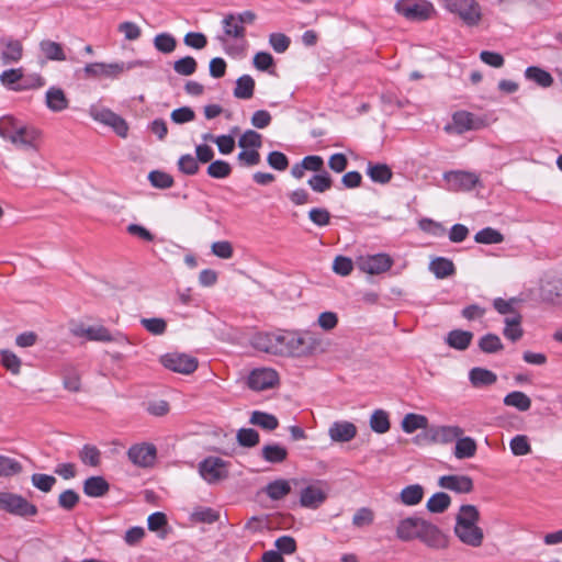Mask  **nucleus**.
<instances>
[{"label": "nucleus", "mask_w": 562, "mask_h": 562, "mask_svg": "<svg viewBox=\"0 0 562 562\" xmlns=\"http://www.w3.org/2000/svg\"><path fill=\"white\" fill-rule=\"evenodd\" d=\"M423 496L424 487L419 484H412L401 491L398 498L406 506H415L422 502Z\"/></svg>", "instance_id": "32"}, {"label": "nucleus", "mask_w": 562, "mask_h": 562, "mask_svg": "<svg viewBox=\"0 0 562 562\" xmlns=\"http://www.w3.org/2000/svg\"><path fill=\"white\" fill-rule=\"evenodd\" d=\"M429 270L438 279H445L449 276H452L456 271L453 262L443 257L434 259L429 265Z\"/></svg>", "instance_id": "34"}, {"label": "nucleus", "mask_w": 562, "mask_h": 562, "mask_svg": "<svg viewBox=\"0 0 562 562\" xmlns=\"http://www.w3.org/2000/svg\"><path fill=\"white\" fill-rule=\"evenodd\" d=\"M451 504V498L443 492L435 493L426 504L427 509L430 513H443Z\"/></svg>", "instance_id": "42"}, {"label": "nucleus", "mask_w": 562, "mask_h": 562, "mask_svg": "<svg viewBox=\"0 0 562 562\" xmlns=\"http://www.w3.org/2000/svg\"><path fill=\"white\" fill-rule=\"evenodd\" d=\"M0 137L19 150L38 151L43 132L14 115L7 114L0 117Z\"/></svg>", "instance_id": "1"}, {"label": "nucleus", "mask_w": 562, "mask_h": 562, "mask_svg": "<svg viewBox=\"0 0 562 562\" xmlns=\"http://www.w3.org/2000/svg\"><path fill=\"white\" fill-rule=\"evenodd\" d=\"M480 512L471 504L461 505L456 515L453 528L456 537L465 546L479 548L484 540L483 529L479 526Z\"/></svg>", "instance_id": "2"}, {"label": "nucleus", "mask_w": 562, "mask_h": 562, "mask_svg": "<svg viewBox=\"0 0 562 562\" xmlns=\"http://www.w3.org/2000/svg\"><path fill=\"white\" fill-rule=\"evenodd\" d=\"M22 465L15 459L0 456V476H11L20 473Z\"/></svg>", "instance_id": "59"}, {"label": "nucleus", "mask_w": 562, "mask_h": 562, "mask_svg": "<svg viewBox=\"0 0 562 562\" xmlns=\"http://www.w3.org/2000/svg\"><path fill=\"white\" fill-rule=\"evenodd\" d=\"M279 382V374L271 368L254 369L247 380L248 386L254 391H265L274 387Z\"/></svg>", "instance_id": "12"}, {"label": "nucleus", "mask_w": 562, "mask_h": 562, "mask_svg": "<svg viewBox=\"0 0 562 562\" xmlns=\"http://www.w3.org/2000/svg\"><path fill=\"white\" fill-rule=\"evenodd\" d=\"M90 115L94 121L104 125L111 126L114 132L121 136L126 137L128 126L123 117L112 112L109 109L92 105L89 110Z\"/></svg>", "instance_id": "10"}, {"label": "nucleus", "mask_w": 562, "mask_h": 562, "mask_svg": "<svg viewBox=\"0 0 562 562\" xmlns=\"http://www.w3.org/2000/svg\"><path fill=\"white\" fill-rule=\"evenodd\" d=\"M509 448L514 456H526L531 451V446L525 435L515 436L509 442Z\"/></svg>", "instance_id": "60"}, {"label": "nucleus", "mask_w": 562, "mask_h": 562, "mask_svg": "<svg viewBox=\"0 0 562 562\" xmlns=\"http://www.w3.org/2000/svg\"><path fill=\"white\" fill-rule=\"evenodd\" d=\"M198 63L191 56L182 57L173 63V70L180 76H191L196 71Z\"/></svg>", "instance_id": "53"}, {"label": "nucleus", "mask_w": 562, "mask_h": 562, "mask_svg": "<svg viewBox=\"0 0 562 562\" xmlns=\"http://www.w3.org/2000/svg\"><path fill=\"white\" fill-rule=\"evenodd\" d=\"M249 423L268 431L274 430L279 425L278 418L274 415L260 411L251 413Z\"/></svg>", "instance_id": "35"}, {"label": "nucleus", "mask_w": 562, "mask_h": 562, "mask_svg": "<svg viewBox=\"0 0 562 562\" xmlns=\"http://www.w3.org/2000/svg\"><path fill=\"white\" fill-rule=\"evenodd\" d=\"M1 363L12 374H19L21 371V359L10 350H1Z\"/></svg>", "instance_id": "55"}, {"label": "nucleus", "mask_w": 562, "mask_h": 562, "mask_svg": "<svg viewBox=\"0 0 562 562\" xmlns=\"http://www.w3.org/2000/svg\"><path fill=\"white\" fill-rule=\"evenodd\" d=\"M525 77L527 80L532 81L542 88H548L553 83V77L551 74L537 66L528 67L525 70Z\"/></svg>", "instance_id": "33"}, {"label": "nucleus", "mask_w": 562, "mask_h": 562, "mask_svg": "<svg viewBox=\"0 0 562 562\" xmlns=\"http://www.w3.org/2000/svg\"><path fill=\"white\" fill-rule=\"evenodd\" d=\"M356 435L357 427L347 420L335 422L328 428V436L334 442H349Z\"/></svg>", "instance_id": "17"}, {"label": "nucleus", "mask_w": 562, "mask_h": 562, "mask_svg": "<svg viewBox=\"0 0 562 562\" xmlns=\"http://www.w3.org/2000/svg\"><path fill=\"white\" fill-rule=\"evenodd\" d=\"M223 35L218 36V41L222 44H226L229 38L243 40L245 37V26H243L237 16L231 13L227 14L223 21Z\"/></svg>", "instance_id": "18"}, {"label": "nucleus", "mask_w": 562, "mask_h": 562, "mask_svg": "<svg viewBox=\"0 0 562 562\" xmlns=\"http://www.w3.org/2000/svg\"><path fill=\"white\" fill-rule=\"evenodd\" d=\"M199 473L209 484H215L228 476L229 463L218 457H207L199 463Z\"/></svg>", "instance_id": "6"}, {"label": "nucleus", "mask_w": 562, "mask_h": 562, "mask_svg": "<svg viewBox=\"0 0 562 562\" xmlns=\"http://www.w3.org/2000/svg\"><path fill=\"white\" fill-rule=\"evenodd\" d=\"M79 458L83 464L98 467L101 461V452L95 446L85 445L79 451Z\"/></svg>", "instance_id": "50"}, {"label": "nucleus", "mask_w": 562, "mask_h": 562, "mask_svg": "<svg viewBox=\"0 0 562 562\" xmlns=\"http://www.w3.org/2000/svg\"><path fill=\"white\" fill-rule=\"evenodd\" d=\"M290 340V333L278 331L273 333L272 341H273V355L276 356H290V346L288 345Z\"/></svg>", "instance_id": "54"}, {"label": "nucleus", "mask_w": 562, "mask_h": 562, "mask_svg": "<svg viewBox=\"0 0 562 562\" xmlns=\"http://www.w3.org/2000/svg\"><path fill=\"white\" fill-rule=\"evenodd\" d=\"M164 366L175 372L182 374H190L198 368V361L195 358L187 355H167L162 358Z\"/></svg>", "instance_id": "14"}, {"label": "nucleus", "mask_w": 562, "mask_h": 562, "mask_svg": "<svg viewBox=\"0 0 562 562\" xmlns=\"http://www.w3.org/2000/svg\"><path fill=\"white\" fill-rule=\"evenodd\" d=\"M42 55L52 61H65L68 59L66 52L60 43L52 40H43L38 44Z\"/></svg>", "instance_id": "22"}, {"label": "nucleus", "mask_w": 562, "mask_h": 562, "mask_svg": "<svg viewBox=\"0 0 562 562\" xmlns=\"http://www.w3.org/2000/svg\"><path fill=\"white\" fill-rule=\"evenodd\" d=\"M442 5L467 26H476L482 21V8L476 0H442Z\"/></svg>", "instance_id": "4"}, {"label": "nucleus", "mask_w": 562, "mask_h": 562, "mask_svg": "<svg viewBox=\"0 0 562 562\" xmlns=\"http://www.w3.org/2000/svg\"><path fill=\"white\" fill-rule=\"evenodd\" d=\"M269 44L276 53L282 54L288 50L291 40L283 33H272L269 36Z\"/></svg>", "instance_id": "64"}, {"label": "nucleus", "mask_w": 562, "mask_h": 562, "mask_svg": "<svg viewBox=\"0 0 562 562\" xmlns=\"http://www.w3.org/2000/svg\"><path fill=\"white\" fill-rule=\"evenodd\" d=\"M423 521L424 519L418 517L402 519L396 527V537L402 541L417 539Z\"/></svg>", "instance_id": "19"}, {"label": "nucleus", "mask_w": 562, "mask_h": 562, "mask_svg": "<svg viewBox=\"0 0 562 562\" xmlns=\"http://www.w3.org/2000/svg\"><path fill=\"white\" fill-rule=\"evenodd\" d=\"M0 509L21 517L35 516L37 514L36 506L29 503L21 495L1 491Z\"/></svg>", "instance_id": "7"}, {"label": "nucleus", "mask_w": 562, "mask_h": 562, "mask_svg": "<svg viewBox=\"0 0 562 562\" xmlns=\"http://www.w3.org/2000/svg\"><path fill=\"white\" fill-rule=\"evenodd\" d=\"M506 406L515 407L519 412H526L531 407V400L528 395L520 391L508 393L504 400Z\"/></svg>", "instance_id": "37"}, {"label": "nucleus", "mask_w": 562, "mask_h": 562, "mask_svg": "<svg viewBox=\"0 0 562 562\" xmlns=\"http://www.w3.org/2000/svg\"><path fill=\"white\" fill-rule=\"evenodd\" d=\"M109 483L102 476L88 477L83 483V492L90 497H101L109 491Z\"/></svg>", "instance_id": "29"}, {"label": "nucleus", "mask_w": 562, "mask_h": 562, "mask_svg": "<svg viewBox=\"0 0 562 562\" xmlns=\"http://www.w3.org/2000/svg\"><path fill=\"white\" fill-rule=\"evenodd\" d=\"M479 348L485 353H495L503 350L501 338L495 334H486L479 340Z\"/></svg>", "instance_id": "47"}, {"label": "nucleus", "mask_w": 562, "mask_h": 562, "mask_svg": "<svg viewBox=\"0 0 562 562\" xmlns=\"http://www.w3.org/2000/svg\"><path fill=\"white\" fill-rule=\"evenodd\" d=\"M441 488L449 490L459 494H468L473 491V480L468 475H443L438 480Z\"/></svg>", "instance_id": "15"}, {"label": "nucleus", "mask_w": 562, "mask_h": 562, "mask_svg": "<svg viewBox=\"0 0 562 562\" xmlns=\"http://www.w3.org/2000/svg\"><path fill=\"white\" fill-rule=\"evenodd\" d=\"M261 145L262 137L254 130L245 131L238 139V146L243 149H258Z\"/></svg>", "instance_id": "48"}, {"label": "nucleus", "mask_w": 562, "mask_h": 562, "mask_svg": "<svg viewBox=\"0 0 562 562\" xmlns=\"http://www.w3.org/2000/svg\"><path fill=\"white\" fill-rule=\"evenodd\" d=\"M417 539L431 548H439L443 540L439 528L427 520L423 521Z\"/></svg>", "instance_id": "21"}, {"label": "nucleus", "mask_w": 562, "mask_h": 562, "mask_svg": "<svg viewBox=\"0 0 562 562\" xmlns=\"http://www.w3.org/2000/svg\"><path fill=\"white\" fill-rule=\"evenodd\" d=\"M290 357H308L315 353L325 352L327 344L316 333L313 331H292L290 333Z\"/></svg>", "instance_id": "3"}, {"label": "nucleus", "mask_w": 562, "mask_h": 562, "mask_svg": "<svg viewBox=\"0 0 562 562\" xmlns=\"http://www.w3.org/2000/svg\"><path fill=\"white\" fill-rule=\"evenodd\" d=\"M463 432V429L459 426H439L432 429V440L438 443H449L457 441Z\"/></svg>", "instance_id": "23"}, {"label": "nucleus", "mask_w": 562, "mask_h": 562, "mask_svg": "<svg viewBox=\"0 0 562 562\" xmlns=\"http://www.w3.org/2000/svg\"><path fill=\"white\" fill-rule=\"evenodd\" d=\"M393 259L386 254L364 255L357 259L358 268L368 274H380L387 271Z\"/></svg>", "instance_id": "11"}, {"label": "nucleus", "mask_w": 562, "mask_h": 562, "mask_svg": "<svg viewBox=\"0 0 562 562\" xmlns=\"http://www.w3.org/2000/svg\"><path fill=\"white\" fill-rule=\"evenodd\" d=\"M178 168L184 175H195L199 171V164L196 158L192 155H182L178 160Z\"/></svg>", "instance_id": "63"}, {"label": "nucleus", "mask_w": 562, "mask_h": 562, "mask_svg": "<svg viewBox=\"0 0 562 562\" xmlns=\"http://www.w3.org/2000/svg\"><path fill=\"white\" fill-rule=\"evenodd\" d=\"M77 336H86L90 340L111 341L114 338L110 331L103 326H79L74 330Z\"/></svg>", "instance_id": "27"}, {"label": "nucleus", "mask_w": 562, "mask_h": 562, "mask_svg": "<svg viewBox=\"0 0 562 562\" xmlns=\"http://www.w3.org/2000/svg\"><path fill=\"white\" fill-rule=\"evenodd\" d=\"M428 426V419L424 415L418 414H407L402 420V429L407 432L412 434L417 429H425Z\"/></svg>", "instance_id": "40"}, {"label": "nucleus", "mask_w": 562, "mask_h": 562, "mask_svg": "<svg viewBox=\"0 0 562 562\" xmlns=\"http://www.w3.org/2000/svg\"><path fill=\"white\" fill-rule=\"evenodd\" d=\"M255 81L249 75H244L236 80L234 95L237 99H250L254 95Z\"/></svg>", "instance_id": "39"}, {"label": "nucleus", "mask_w": 562, "mask_h": 562, "mask_svg": "<svg viewBox=\"0 0 562 562\" xmlns=\"http://www.w3.org/2000/svg\"><path fill=\"white\" fill-rule=\"evenodd\" d=\"M291 491V486L285 480H276L266 487L267 495L274 501L283 498Z\"/></svg>", "instance_id": "46"}, {"label": "nucleus", "mask_w": 562, "mask_h": 562, "mask_svg": "<svg viewBox=\"0 0 562 562\" xmlns=\"http://www.w3.org/2000/svg\"><path fill=\"white\" fill-rule=\"evenodd\" d=\"M154 46L160 53L170 54L176 49L177 41L169 33H160L155 36Z\"/></svg>", "instance_id": "49"}, {"label": "nucleus", "mask_w": 562, "mask_h": 562, "mask_svg": "<svg viewBox=\"0 0 562 562\" xmlns=\"http://www.w3.org/2000/svg\"><path fill=\"white\" fill-rule=\"evenodd\" d=\"M394 9L406 20L414 22L429 20L436 13L434 4L428 0H397Z\"/></svg>", "instance_id": "5"}, {"label": "nucleus", "mask_w": 562, "mask_h": 562, "mask_svg": "<svg viewBox=\"0 0 562 562\" xmlns=\"http://www.w3.org/2000/svg\"><path fill=\"white\" fill-rule=\"evenodd\" d=\"M473 339V334L468 330L454 329L448 333L446 342L453 349L465 350Z\"/></svg>", "instance_id": "28"}, {"label": "nucleus", "mask_w": 562, "mask_h": 562, "mask_svg": "<svg viewBox=\"0 0 562 562\" xmlns=\"http://www.w3.org/2000/svg\"><path fill=\"white\" fill-rule=\"evenodd\" d=\"M156 453V447L151 443L134 445L127 451L131 462L140 468L151 467L155 462Z\"/></svg>", "instance_id": "13"}, {"label": "nucleus", "mask_w": 562, "mask_h": 562, "mask_svg": "<svg viewBox=\"0 0 562 562\" xmlns=\"http://www.w3.org/2000/svg\"><path fill=\"white\" fill-rule=\"evenodd\" d=\"M476 442L471 437H459L456 441L453 454L457 459H470L473 458L476 453Z\"/></svg>", "instance_id": "26"}, {"label": "nucleus", "mask_w": 562, "mask_h": 562, "mask_svg": "<svg viewBox=\"0 0 562 562\" xmlns=\"http://www.w3.org/2000/svg\"><path fill=\"white\" fill-rule=\"evenodd\" d=\"M273 333H257L251 337L250 344L251 346L262 352L273 355V341H272Z\"/></svg>", "instance_id": "41"}, {"label": "nucleus", "mask_w": 562, "mask_h": 562, "mask_svg": "<svg viewBox=\"0 0 562 562\" xmlns=\"http://www.w3.org/2000/svg\"><path fill=\"white\" fill-rule=\"evenodd\" d=\"M22 78H23V70L21 68L8 69V70H4L0 75L1 83L4 87H7L11 90H14V91H22L27 88L25 86L16 85Z\"/></svg>", "instance_id": "38"}, {"label": "nucleus", "mask_w": 562, "mask_h": 562, "mask_svg": "<svg viewBox=\"0 0 562 562\" xmlns=\"http://www.w3.org/2000/svg\"><path fill=\"white\" fill-rule=\"evenodd\" d=\"M206 172L211 178L225 179L232 173V167L227 161L218 159L211 161Z\"/></svg>", "instance_id": "51"}, {"label": "nucleus", "mask_w": 562, "mask_h": 562, "mask_svg": "<svg viewBox=\"0 0 562 562\" xmlns=\"http://www.w3.org/2000/svg\"><path fill=\"white\" fill-rule=\"evenodd\" d=\"M456 133L462 134L474 128L473 115L465 111L456 112L452 116Z\"/></svg>", "instance_id": "43"}, {"label": "nucleus", "mask_w": 562, "mask_h": 562, "mask_svg": "<svg viewBox=\"0 0 562 562\" xmlns=\"http://www.w3.org/2000/svg\"><path fill=\"white\" fill-rule=\"evenodd\" d=\"M374 521V513L369 507L359 508L353 517L352 525L357 528H363L372 525Z\"/></svg>", "instance_id": "58"}, {"label": "nucleus", "mask_w": 562, "mask_h": 562, "mask_svg": "<svg viewBox=\"0 0 562 562\" xmlns=\"http://www.w3.org/2000/svg\"><path fill=\"white\" fill-rule=\"evenodd\" d=\"M327 498L326 491L318 484L308 485L301 491L300 503L303 507L316 509Z\"/></svg>", "instance_id": "16"}, {"label": "nucleus", "mask_w": 562, "mask_h": 562, "mask_svg": "<svg viewBox=\"0 0 562 562\" xmlns=\"http://www.w3.org/2000/svg\"><path fill=\"white\" fill-rule=\"evenodd\" d=\"M539 296L543 303L562 306V278L543 276L539 282Z\"/></svg>", "instance_id": "9"}, {"label": "nucleus", "mask_w": 562, "mask_h": 562, "mask_svg": "<svg viewBox=\"0 0 562 562\" xmlns=\"http://www.w3.org/2000/svg\"><path fill=\"white\" fill-rule=\"evenodd\" d=\"M150 184L158 189H168L173 186V178L164 171L153 170L148 175Z\"/></svg>", "instance_id": "57"}, {"label": "nucleus", "mask_w": 562, "mask_h": 562, "mask_svg": "<svg viewBox=\"0 0 562 562\" xmlns=\"http://www.w3.org/2000/svg\"><path fill=\"white\" fill-rule=\"evenodd\" d=\"M370 427L376 434H384L390 429L389 415L383 409H376L370 417Z\"/></svg>", "instance_id": "45"}, {"label": "nucleus", "mask_w": 562, "mask_h": 562, "mask_svg": "<svg viewBox=\"0 0 562 562\" xmlns=\"http://www.w3.org/2000/svg\"><path fill=\"white\" fill-rule=\"evenodd\" d=\"M262 458L270 463H281L288 457V450L278 443L266 445L261 449Z\"/></svg>", "instance_id": "36"}, {"label": "nucleus", "mask_w": 562, "mask_h": 562, "mask_svg": "<svg viewBox=\"0 0 562 562\" xmlns=\"http://www.w3.org/2000/svg\"><path fill=\"white\" fill-rule=\"evenodd\" d=\"M45 104L52 112H61L69 106V100L59 87H50L45 93Z\"/></svg>", "instance_id": "20"}, {"label": "nucleus", "mask_w": 562, "mask_h": 562, "mask_svg": "<svg viewBox=\"0 0 562 562\" xmlns=\"http://www.w3.org/2000/svg\"><path fill=\"white\" fill-rule=\"evenodd\" d=\"M469 380L473 386L482 387L494 384L497 376L491 370L476 367L470 370Z\"/></svg>", "instance_id": "25"}, {"label": "nucleus", "mask_w": 562, "mask_h": 562, "mask_svg": "<svg viewBox=\"0 0 562 562\" xmlns=\"http://www.w3.org/2000/svg\"><path fill=\"white\" fill-rule=\"evenodd\" d=\"M32 484L42 492H49L54 484L56 483V479L53 475L35 473L31 477Z\"/></svg>", "instance_id": "62"}, {"label": "nucleus", "mask_w": 562, "mask_h": 562, "mask_svg": "<svg viewBox=\"0 0 562 562\" xmlns=\"http://www.w3.org/2000/svg\"><path fill=\"white\" fill-rule=\"evenodd\" d=\"M236 439L239 446L251 448L259 443V434L252 428H241L237 431Z\"/></svg>", "instance_id": "56"}, {"label": "nucleus", "mask_w": 562, "mask_h": 562, "mask_svg": "<svg viewBox=\"0 0 562 562\" xmlns=\"http://www.w3.org/2000/svg\"><path fill=\"white\" fill-rule=\"evenodd\" d=\"M367 175L376 183H387L392 178V170L386 164L368 162Z\"/></svg>", "instance_id": "30"}, {"label": "nucleus", "mask_w": 562, "mask_h": 562, "mask_svg": "<svg viewBox=\"0 0 562 562\" xmlns=\"http://www.w3.org/2000/svg\"><path fill=\"white\" fill-rule=\"evenodd\" d=\"M443 180L449 191H471L480 183V177L475 172L453 170L443 173Z\"/></svg>", "instance_id": "8"}, {"label": "nucleus", "mask_w": 562, "mask_h": 562, "mask_svg": "<svg viewBox=\"0 0 562 562\" xmlns=\"http://www.w3.org/2000/svg\"><path fill=\"white\" fill-rule=\"evenodd\" d=\"M307 183L313 191L323 193L331 188L333 180L328 172L322 171L310 178Z\"/></svg>", "instance_id": "52"}, {"label": "nucleus", "mask_w": 562, "mask_h": 562, "mask_svg": "<svg viewBox=\"0 0 562 562\" xmlns=\"http://www.w3.org/2000/svg\"><path fill=\"white\" fill-rule=\"evenodd\" d=\"M474 240L484 245L501 244L504 240V236L495 228L485 227L475 234Z\"/></svg>", "instance_id": "44"}, {"label": "nucleus", "mask_w": 562, "mask_h": 562, "mask_svg": "<svg viewBox=\"0 0 562 562\" xmlns=\"http://www.w3.org/2000/svg\"><path fill=\"white\" fill-rule=\"evenodd\" d=\"M3 50L1 53V60L4 65L18 63L23 55V46L18 40L3 41Z\"/></svg>", "instance_id": "24"}, {"label": "nucleus", "mask_w": 562, "mask_h": 562, "mask_svg": "<svg viewBox=\"0 0 562 562\" xmlns=\"http://www.w3.org/2000/svg\"><path fill=\"white\" fill-rule=\"evenodd\" d=\"M232 134L229 135H218L216 136V145L218 148V151L223 155H228L233 153L235 148V139L234 134L238 132V127H233L231 130Z\"/></svg>", "instance_id": "61"}, {"label": "nucleus", "mask_w": 562, "mask_h": 562, "mask_svg": "<svg viewBox=\"0 0 562 562\" xmlns=\"http://www.w3.org/2000/svg\"><path fill=\"white\" fill-rule=\"evenodd\" d=\"M505 328L503 330V335L512 340L517 341L522 337L524 330L520 326L521 324V315L514 314L513 316H507L504 319Z\"/></svg>", "instance_id": "31"}]
</instances>
